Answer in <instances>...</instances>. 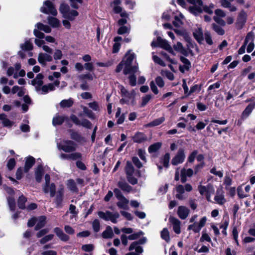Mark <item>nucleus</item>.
Returning <instances> with one entry per match:
<instances>
[{
  "label": "nucleus",
  "instance_id": "35",
  "mask_svg": "<svg viewBox=\"0 0 255 255\" xmlns=\"http://www.w3.org/2000/svg\"><path fill=\"white\" fill-rule=\"evenodd\" d=\"M74 102L72 98L63 100L60 102L59 105L62 108H70L73 105Z\"/></svg>",
  "mask_w": 255,
  "mask_h": 255
},
{
  "label": "nucleus",
  "instance_id": "19",
  "mask_svg": "<svg viewBox=\"0 0 255 255\" xmlns=\"http://www.w3.org/2000/svg\"><path fill=\"white\" fill-rule=\"evenodd\" d=\"M54 232L55 233L56 235L61 241L66 242L69 240V236L65 234L60 228L58 227L55 228L54 229Z\"/></svg>",
  "mask_w": 255,
  "mask_h": 255
},
{
  "label": "nucleus",
  "instance_id": "22",
  "mask_svg": "<svg viewBox=\"0 0 255 255\" xmlns=\"http://www.w3.org/2000/svg\"><path fill=\"white\" fill-rule=\"evenodd\" d=\"M44 174V170L42 165H40L35 170V178L36 181L39 183L41 181Z\"/></svg>",
  "mask_w": 255,
  "mask_h": 255
},
{
  "label": "nucleus",
  "instance_id": "38",
  "mask_svg": "<svg viewBox=\"0 0 255 255\" xmlns=\"http://www.w3.org/2000/svg\"><path fill=\"white\" fill-rule=\"evenodd\" d=\"M47 20L48 23L53 27H58L60 24V21L55 17L48 16Z\"/></svg>",
  "mask_w": 255,
  "mask_h": 255
},
{
  "label": "nucleus",
  "instance_id": "20",
  "mask_svg": "<svg viewBox=\"0 0 255 255\" xmlns=\"http://www.w3.org/2000/svg\"><path fill=\"white\" fill-rule=\"evenodd\" d=\"M133 141L140 143L147 140V137L142 132H137L132 137Z\"/></svg>",
  "mask_w": 255,
  "mask_h": 255
},
{
  "label": "nucleus",
  "instance_id": "24",
  "mask_svg": "<svg viewBox=\"0 0 255 255\" xmlns=\"http://www.w3.org/2000/svg\"><path fill=\"white\" fill-rule=\"evenodd\" d=\"M193 35L198 42L201 43L204 39L202 28L198 27L197 29H195L193 32Z\"/></svg>",
  "mask_w": 255,
  "mask_h": 255
},
{
  "label": "nucleus",
  "instance_id": "2",
  "mask_svg": "<svg viewBox=\"0 0 255 255\" xmlns=\"http://www.w3.org/2000/svg\"><path fill=\"white\" fill-rule=\"evenodd\" d=\"M135 57L134 53L131 52V50H129L125 55V57L122 60L124 63L125 67L123 73L125 75H127L130 73H136L138 71V65L131 66L133 60Z\"/></svg>",
  "mask_w": 255,
  "mask_h": 255
},
{
  "label": "nucleus",
  "instance_id": "49",
  "mask_svg": "<svg viewBox=\"0 0 255 255\" xmlns=\"http://www.w3.org/2000/svg\"><path fill=\"white\" fill-rule=\"evenodd\" d=\"M53 238L54 235L53 234H49L47 235H45L40 240L39 243L41 244H44L52 240L53 239Z\"/></svg>",
  "mask_w": 255,
  "mask_h": 255
},
{
  "label": "nucleus",
  "instance_id": "17",
  "mask_svg": "<svg viewBox=\"0 0 255 255\" xmlns=\"http://www.w3.org/2000/svg\"><path fill=\"white\" fill-rule=\"evenodd\" d=\"M122 96L128 99H132L135 95V92L134 90L130 92L128 91L123 86H119Z\"/></svg>",
  "mask_w": 255,
  "mask_h": 255
},
{
  "label": "nucleus",
  "instance_id": "52",
  "mask_svg": "<svg viewBox=\"0 0 255 255\" xmlns=\"http://www.w3.org/2000/svg\"><path fill=\"white\" fill-rule=\"evenodd\" d=\"M26 201V199L23 195L19 197L18 200V206L19 208L23 209L25 208V203Z\"/></svg>",
  "mask_w": 255,
  "mask_h": 255
},
{
  "label": "nucleus",
  "instance_id": "29",
  "mask_svg": "<svg viewBox=\"0 0 255 255\" xmlns=\"http://www.w3.org/2000/svg\"><path fill=\"white\" fill-rule=\"evenodd\" d=\"M46 224V217L42 216L36 219V223L35 227V230L37 231L43 227Z\"/></svg>",
  "mask_w": 255,
  "mask_h": 255
},
{
  "label": "nucleus",
  "instance_id": "15",
  "mask_svg": "<svg viewBox=\"0 0 255 255\" xmlns=\"http://www.w3.org/2000/svg\"><path fill=\"white\" fill-rule=\"evenodd\" d=\"M189 209L185 206H180L178 208L177 214L182 220L186 219L189 215Z\"/></svg>",
  "mask_w": 255,
  "mask_h": 255
},
{
  "label": "nucleus",
  "instance_id": "57",
  "mask_svg": "<svg viewBox=\"0 0 255 255\" xmlns=\"http://www.w3.org/2000/svg\"><path fill=\"white\" fill-rule=\"evenodd\" d=\"M7 202L10 210L14 211L15 208V203L14 199L12 197L7 198Z\"/></svg>",
  "mask_w": 255,
  "mask_h": 255
},
{
  "label": "nucleus",
  "instance_id": "55",
  "mask_svg": "<svg viewBox=\"0 0 255 255\" xmlns=\"http://www.w3.org/2000/svg\"><path fill=\"white\" fill-rule=\"evenodd\" d=\"M232 184V180L230 178L229 175H226L224 178V184L225 185L226 189H228L229 188Z\"/></svg>",
  "mask_w": 255,
  "mask_h": 255
},
{
  "label": "nucleus",
  "instance_id": "39",
  "mask_svg": "<svg viewBox=\"0 0 255 255\" xmlns=\"http://www.w3.org/2000/svg\"><path fill=\"white\" fill-rule=\"evenodd\" d=\"M35 27H37L39 30H42L45 33H50L51 32L50 27L47 25H44L42 23L38 22L35 25Z\"/></svg>",
  "mask_w": 255,
  "mask_h": 255
},
{
  "label": "nucleus",
  "instance_id": "5",
  "mask_svg": "<svg viewBox=\"0 0 255 255\" xmlns=\"http://www.w3.org/2000/svg\"><path fill=\"white\" fill-rule=\"evenodd\" d=\"M99 217L106 221H110L114 224L118 222L117 219L120 217V214L118 212H111L107 211L106 212L99 211L98 213Z\"/></svg>",
  "mask_w": 255,
  "mask_h": 255
},
{
  "label": "nucleus",
  "instance_id": "6",
  "mask_svg": "<svg viewBox=\"0 0 255 255\" xmlns=\"http://www.w3.org/2000/svg\"><path fill=\"white\" fill-rule=\"evenodd\" d=\"M57 146L59 150L66 152H72L76 149L75 144L70 140L57 141Z\"/></svg>",
  "mask_w": 255,
  "mask_h": 255
},
{
  "label": "nucleus",
  "instance_id": "46",
  "mask_svg": "<svg viewBox=\"0 0 255 255\" xmlns=\"http://www.w3.org/2000/svg\"><path fill=\"white\" fill-rule=\"evenodd\" d=\"M45 184L42 186L43 191L45 193H48V185L50 183V177L48 174L45 175Z\"/></svg>",
  "mask_w": 255,
  "mask_h": 255
},
{
  "label": "nucleus",
  "instance_id": "12",
  "mask_svg": "<svg viewBox=\"0 0 255 255\" xmlns=\"http://www.w3.org/2000/svg\"><path fill=\"white\" fill-rule=\"evenodd\" d=\"M43 77V75L42 74L39 73L37 75L36 78L31 81V84L35 87L37 92H39L40 91V87L43 84V82L42 81Z\"/></svg>",
  "mask_w": 255,
  "mask_h": 255
},
{
  "label": "nucleus",
  "instance_id": "51",
  "mask_svg": "<svg viewBox=\"0 0 255 255\" xmlns=\"http://www.w3.org/2000/svg\"><path fill=\"white\" fill-rule=\"evenodd\" d=\"M83 112L84 114L90 119H94L95 118L94 113L88 108L84 107H83Z\"/></svg>",
  "mask_w": 255,
  "mask_h": 255
},
{
  "label": "nucleus",
  "instance_id": "53",
  "mask_svg": "<svg viewBox=\"0 0 255 255\" xmlns=\"http://www.w3.org/2000/svg\"><path fill=\"white\" fill-rule=\"evenodd\" d=\"M161 237L166 242L170 240L169 234L168 230L164 228L161 232Z\"/></svg>",
  "mask_w": 255,
  "mask_h": 255
},
{
  "label": "nucleus",
  "instance_id": "11",
  "mask_svg": "<svg viewBox=\"0 0 255 255\" xmlns=\"http://www.w3.org/2000/svg\"><path fill=\"white\" fill-rule=\"evenodd\" d=\"M52 60V57L50 54L40 53L38 56V61L42 66L46 65V62H50Z\"/></svg>",
  "mask_w": 255,
  "mask_h": 255
},
{
  "label": "nucleus",
  "instance_id": "10",
  "mask_svg": "<svg viewBox=\"0 0 255 255\" xmlns=\"http://www.w3.org/2000/svg\"><path fill=\"white\" fill-rule=\"evenodd\" d=\"M214 200L220 205H222L226 203V200L225 198L224 192L222 189L217 190Z\"/></svg>",
  "mask_w": 255,
  "mask_h": 255
},
{
  "label": "nucleus",
  "instance_id": "23",
  "mask_svg": "<svg viewBox=\"0 0 255 255\" xmlns=\"http://www.w3.org/2000/svg\"><path fill=\"white\" fill-rule=\"evenodd\" d=\"M176 190L177 192V194L176 195V197L179 200H183L185 199L186 197L185 196L184 193L185 192L184 187L182 185H179L176 186Z\"/></svg>",
  "mask_w": 255,
  "mask_h": 255
},
{
  "label": "nucleus",
  "instance_id": "59",
  "mask_svg": "<svg viewBox=\"0 0 255 255\" xmlns=\"http://www.w3.org/2000/svg\"><path fill=\"white\" fill-rule=\"evenodd\" d=\"M152 98V96L150 95H146L142 98V102L141 103V107H144Z\"/></svg>",
  "mask_w": 255,
  "mask_h": 255
},
{
  "label": "nucleus",
  "instance_id": "60",
  "mask_svg": "<svg viewBox=\"0 0 255 255\" xmlns=\"http://www.w3.org/2000/svg\"><path fill=\"white\" fill-rule=\"evenodd\" d=\"M48 192L51 197H53L55 195V184L52 183L48 185Z\"/></svg>",
  "mask_w": 255,
  "mask_h": 255
},
{
  "label": "nucleus",
  "instance_id": "28",
  "mask_svg": "<svg viewBox=\"0 0 255 255\" xmlns=\"http://www.w3.org/2000/svg\"><path fill=\"white\" fill-rule=\"evenodd\" d=\"M122 3L121 0H114L111 3V6L113 7L114 12L116 13H119L122 10V7L120 6Z\"/></svg>",
  "mask_w": 255,
  "mask_h": 255
},
{
  "label": "nucleus",
  "instance_id": "13",
  "mask_svg": "<svg viewBox=\"0 0 255 255\" xmlns=\"http://www.w3.org/2000/svg\"><path fill=\"white\" fill-rule=\"evenodd\" d=\"M193 174V170L191 168L186 169L184 168L181 170V181L185 183L187 180V177H190Z\"/></svg>",
  "mask_w": 255,
  "mask_h": 255
},
{
  "label": "nucleus",
  "instance_id": "27",
  "mask_svg": "<svg viewBox=\"0 0 255 255\" xmlns=\"http://www.w3.org/2000/svg\"><path fill=\"white\" fill-rule=\"evenodd\" d=\"M35 163V159L34 157L32 156L28 157L25 163V166L24 168V171L25 172H27L32 167L33 164Z\"/></svg>",
  "mask_w": 255,
  "mask_h": 255
},
{
  "label": "nucleus",
  "instance_id": "44",
  "mask_svg": "<svg viewBox=\"0 0 255 255\" xmlns=\"http://www.w3.org/2000/svg\"><path fill=\"white\" fill-rule=\"evenodd\" d=\"M22 50H31L33 49V45L29 40H26L20 45Z\"/></svg>",
  "mask_w": 255,
  "mask_h": 255
},
{
  "label": "nucleus",
  "instance_id": "43",
  "mask_svg": "<svg viewBox=\"0 0 255 255\" xmlns=\"http://www.w3.org/2000/svg\"><path fill=\"white\" fill-rule=\"evenodd\" d=\"M125 171L127 175L133 174L134 172V169L130 162H127V165L125 167Z\"/></svg>",
  "mask_w": 255,
  "mask_h": 255
},
{
  "label": "nucleus",
  "instance_id": "40",
  "mask_svg": "<svg viewBox=\"0 0 255 255\" xmlns=\"http://www.w3.org/2000/svg\"><path fill=\"white\" fill-rule=\"evenodd\" d=\"M95 77V76L94 74L90 73H87L86 74H81L78 76V79L79 80L81 81H84L85 80H93L94 78Z\"/></svg>",
  "mask_w": 255,
  "mask_h": 255
},
{
  "label": "nucleus",
  "instance_id": "3",
  "mask_svg": "<svg viewBox=\"0 0 255 255\" xmlns=\"http://www.w3.org/2000/svg\"><path fill=\"white\" fill-rule=\"evenodd\" d=\"M198 218L197 215H194L189 220V222L193 223L188 226L187 230H192L194 233H199L201 229L205 225L207 219L206 217H202L199 222H197L196 220Z\"/></svg>",
  "mask_w": 255,
  "mask_h": 255
},
{
  "label": "nucleus",
  "instance_id": "34",
  "mask_svg": "<svg viewBox=\"0 0 255 255\" xmlns=\"http://www.w3.org/2000/svg\"><path fill=\"white\" fill-rule=\"evenodd\" d=\"M255 105L254 104H249L243 111L242 117L243 119L247 118L252 113L253 109L255 108Z\"/></svg>",
  "mask_w": 255,
  "mask_h": 255
},
{
  "label": "nucleus",
  "instance_id": "47",
  "mask_svg": "<svg viewBox=\"0 0 255 255\" xmlns=\"http://www.w3.org/2000/svg\"><path fill=\"white\" fill-rule=\"evenodd\" d=\"M170 154L169 153H166L164 156L161 159V162L163 164V166L168 168L169 166V162L170 160Z\"/></svg>",
  "mask_w": 255,
  "mask_h": 255
},
{
  "label": "nucleus",
  "instance_id": "8",
  "mask_svg": "<svg viewBox=\"0 0 255 255\" xmlns=\"http://www.w3.org/2000/svg\"><path fill=\"white\" fill-rule=\"evenodd\" d=\"M185 158L184 150L180 148L176 155L172 158L171 163L173 165H177L183 162Z\"/></svg>",
  "mask_w": 255,
  "mask_h": 255
},
{
  "label": "nucleus",
  "instance_id": "37",
  "mask_svg": "<svg viewBox=\"0 0 255 255\" xmlns=\"http://www.w3.org/2000/svg\"><path fill=\"white\" fill-rule=\"evenodd\" d=\"M161 145L162 143L159 142L151 144L149 146L148 149L149 153H152L156 152L160 148Z\"/></svg>",
  "mask_w": 255,
  "mask_h": 255
},
{
  "label": "nucleus",
  "instance_id": "58",
  "mask_svg": "<svg viewBox=\"0 0 255 255\" xmlns=\"http://www.w3.org/2000/svg\"><path fill=\"white\" fill-rule=\"evenodd\" d=\"M212 27L213 29L217 32L218 34L222 35L225 33L224 30L220 26L213 23L212 24Z\"/></svg>",
  "mask_w": 255,
  "mask_h": 255
},
{
  "label": "nucleus",
  "instance_id": "62",
  "mask_svg": "<svg viewBox=\"0 0 255 255\" xmlns=\"http://www.w3.org/2000/svg\"><path fill=\"white\" fill-rule=\"evenodd\" d=\"M88 106L91 109L96 112H99L100 110V107L98 105V103L96 102L89 103L88 104Z\"/></svg>",
  "mask_w": 255,
  "mask_h": 255
},
{
  "label": "nucleus",
  "instance_id": "1",
  "mask_svg": "<svg viewBox=\"0 0 255 255\" xmlns=\"http://www.w3.org/2000/svg\"><path fill=\"white\" fill-rule=\"evenodd\" d=\"M187 1L192 4V5L188 7L189 11L195 16L200 14L203 11L210 14L213 13L214 4L212 3L208 6L204 5L201 0H187Z\"/></svg>",
  "mask_w": 255,
  "mask_h": 255
},
{
  "label": "nucleus",
  "instance_id": "7",
  "mask_svg": "<svg viewBox=\"0 0 255 255\" xmlns=\"http://www.w3.org/2000/svg\"><path fill=\"white\" fill-rule=\"evenodd\" d=\"M40 10L42 13L51 14L53 16H56L57 14V11L55 6L53 3L49 0H46L44 2Z\"/></svg>",
  "mask_w": 255,
  "mask_h": 255
},
{
  "label": "nucleus",
  "instance_id": "16",
  "mask_svg": "<svg viewBox=\"0 0 255 255\" xmlns=\"http://www.w3.org/2000/svg\"><path fill=\"white\" fill-rule=\"evenodd\" d=\"M169 220L173 226V229L174 232L177 234H180L181 232V222L178 219L173 217H170Z\"/></svg>",
  "mask_w": 255,
  "mask_h": 255
},
{
  "label": "nucleus",
  "instance_id": "31",
  "mask_svg": "<svg viewBox=\"0 0 255 255\" xmlns=\"http://www.w3.org/2000/svg\"><path fill=\"white\" fill-rule=\"evenodd\" d=\"M65 117L64 116L56 115L52 120L53 126H60L64 121Z\"/></svg>",
  "mask_w": 255,
  "mask_h": 255
},
{
  "label": "nucleus",
  "instance_id": "4",
  "mask_svg": "<svg viewBox=\"0 0 255 255\" xmlns=\"http://www.w3.org/2000/svg\"><path fill=\"white\" fill-rule=\"evenodd\" d=\"M59 10L64 18L70 20H73L78 15V12L76 10L70 9L69 6L65 3L60 5Z\"/></svg>",
  "mask_w": 255,
  "mask_h": 255
},
{
  "label": "nucleus",
  "instance_id": "33",
  "mask_svg": "<svg viewBox=\"0 0 255 255\" xmlns=\"http://www.w3.org/2000/svg\"><path fill=\"white\" fill-rule=\"evenodd\" d=\"M114 236V233L111 227L108 226L102 233V237L104 239H111Z\"/></svg>",
  "mask_w": 255,
  "mask_h": 255
},
{
  "label": "nucleus",
  "instance_id": "18",
  "mask_svg": "<svg viewBox=\"0 0 255 255\" xmlns=\"http://www.w3.org/2000/svg\"><path fill=\"white\" fill-rule=\"evenodd\" d=\"M157 41L158 45L161 47L167 50L169 53L173 55H175V53L171 47V46L168 43L167 41L165 40L162 39L160 38H157Z\"/></svg>",
  "mask_w": 255,
  "mask_h": 255
},
{
  "label": "nucleus",
  "instance_id": "42",
  "mask_svg": "<svg viewBox=\"0 0 255 255\" xmlns=\"http://www.w3.org/2000/svg\"><path fill=\"white\" fill-rule=\"evenodd\" d=\"M0 120L5 127L12 126V122L6 118V116L4 114L0 115Z\"/></svg>",
  "mask_w": 255,
  "mask_h": 255
},
{
  "label": "nucleus",
  "instance_id": "36",
  "mask_svg": "<svg viewBox=\"0 0 255 255\" xmlns=\"http://www.w3.org/2000/svg\"><path fill=\"white\" fill-rule=\"evenodd\" d=\"M207 190L206 199L208 201L211 202V197L215 192V189L212 185L209 184L207 185Z\"/></svg>",
  "mask_w": 255,
  "mask_h": 255
},
{
  "label": "nucleus",
  "instance_id": "32",
  "mask_svg": "<svg viewBox=\"0 0 255 255\" xmlns=\"http://www.w3.org/2000/svg\"><path fill=\"white\" fill-rule=\"evenodd\" d=\"M55 89L54 84L49 83L48 85H45L40 87V91L39 92L41 94H45L48 91H53Z\"/></svg>",
  "mask_w": 255,
  "mask_h": 255
},
{
  "label": "nucleus",
  "instance_id": "56",
  "mask_svg": "<svg viewBox=\"0 0 255 255\" xmlns=\"http://www.w3.org/2000/svg\"><path fill=\"white\" fill-rule=\"evenodd\" d=\"M250 36L246 37L243 45L240 47V48L238 50L239 54H243L245 52V49L247 45V41L250 39Z\"/></svg>",
  "mask_w": 255,
  "mask_h": 255
},
{
  "label": "nucleus",
  "instance_id": "50",
  "mask_svg": "<svg viewBox=\"0 0 255 255\" xmlns=\"http://www.w3.org/2000/svg\"><path fill=\"white\" fill-rule=\"evenodd\" d=\"M100 222L99 220L95 219L92 222V228L96 233L98 232L100 230Z\"/></svg>",
  "mask_w": 255,
  "mask_h": 255
},
{
  "label": "nucleus",
  "instance_id": "48",
  "mask_svg": "<svg viewBox=\"0 0 255 255\" xmlns=\"http://www.w3.org/2000/svg\"><path fill=\"white\" fill-rule=\"evenodd\" d=\"M174 49L182 53V54H185V53H186V50L184 48L182 44H181V43L179 42H178L176 44L174 45Z\"/></svg>",
  "mask_w": 255,
  "mask_h": 255
},
{
  "label": "nucleus",
  "instance_id": "14",
  "mask_svg": "<svg viewBox=\"0 0 255 255\" xmlns=\"http://www.w3.org/2000/svg\"><path fill=\"white\" fill-rule=\"evenodd\" d=\"M246 19H247V14L246 13L242 10L241 11L240 13L239 14V15L237 18V26L239 28H242L245 23L246 22Z\"/></svg>",
  "mask_w": 255,
  "mask_h": 255
},
{
  "label": "nucleus",
  "instance_id": "41",
  "mask_svg": "<svg viewBox=\"0 0 255 255\" xmlns=\"http://www.w3.org/2000/svg\"><path fill=\"white\" fill-rule=\"evenodd\" d=\"M146 242V239L145 237L139 239L138 241L133 242L131 243L129 247V251H132L134 250L135 246L139 245H143Z\"/></svg>",
  "mask_w": 255,
  "mask_h": 255
},
{
  "label": "nucleus",
  "instance_id": "61",
  "mask_svg": "<svg viewBox=\"0 0 255 255\" xmlns=\"http://www.w3.org/2000/svg\"><path fill=\"white\" fill-rule=\"evenodd\" d=\"M81 249L83 251L89 252L92 251L94 249V246L93 244H86L82 246Z\"/></svg>",
  "mask_w": 255,
  "mask_h": 255
},
{
  "label": "nucleus",
  "instance_id": "54",
  "mask_svg": "<svg viewBox=\"0 0 255 255\" xmlns=\"http://www.w3.org/2000/svg\"><path fill=\"white\" fill-rule=\"evenodd\" d=\"M69 1L71 6L75 9H78L79 5L83 2L82 0H69Z\"/></svg>",
  "mask_w": 255,
  "mask_h": 255
},
{
  "label": "nucleus",
  "instance_id": "26",
  "mask_svg": "<svg viewBox=\"0 0 255 255\" xmlns=\"http://www.w3.org/2000/svg\"><path fill=\"white\" fill-rule=\"evenodd\" d=\"M250 36V39L247 41V44L249 42V45L247 46V51L248 53L251 52L255 47V44L254 42V35L252 32H249L246 36Z\"/></svg>",
  "mask_w": 255,
  "mask_h": 255
},
{
  "label": "nucleus",
  "instance_id": "21",
  "mask_svg": "<svg viewBox=\"0 0 255 255\" xmlns=\"http://www.w3.org/2000/svg\"><path fill=\"white\" fill-rule=\"evenodd\" d=\"M220 3L222 7L228 8L230 12L236 11L237 10V8L231 3V1L220 0Z\"/></svg>",
  "mask_w": 255,
  "mask_h": 255
},
{
  "label": "nucleus",
  "instance_id": "25",
  "mask_svg": "<svg viewBox=\"0 0 255 255\" xmlns=\"http://www.w3.org/2000/svg\"><path fill=\"white\" fill-rule=\"evenodd\" d=\"M118 200L119 201L117 202V205L119 208L124 210H128V204L129 201L125 197Z\"/></svg>",
  "mask_w": 255,
  "mask_h": 255
},
{
  "label": "nucleus",
  "instance_id": "9",
  "mask_svg": "<svg viewBox=\"0 0 255 255\" xmlns=\"http://www.w3.org/2000/svg\"><path fill=\"white\" fill-rule=\"evenodd\" d=\"M64 186L60 185L57 190L56 196L54 199V202L56 204V207H61L63 200Z\"/></svg>",
  "mask_w": 255,
  "mask_h": 255
},
{
  "label": "nucleus",
  "instance_id": "63",
  "mask_svg": "<svg viewBox=\"0 0 255 255\" xmlns=\"http://www.w3.org/2000/svg\"><path fill=\"white\" fill-rule=\"evenodd\" d=\"M164 121V118L163 117H161V118L156 119V120H154L153 121H152V122H151L149 124V125L150 126H153V127L157 126H158L160 124H161L162 122H163Z\"/></svg>",
  "mask_w": 255,
  "mask_h": 255
},
{
  "label": "nucleus",
  "instance_id": "45",
  "mask_svg": "<svg viewBox=\"0 0 255 255\" xmlns=\"http://www.w3.org/2000/svg\"><path fill=\"white\" fill-rule=\"evenodd\" d=\"M67 188L69 190L73 192L77 191V188L75 181L72 179H69L67 183Z\"/></svg>",
  "mask_w": 255,
  "mask_h": 255
},
{
  "label": "nucleus",
  "instance_id": "64",
  "mask_svg": "<svg viewBox=\"0 0 255 255\" xmlns=\"http://www.w3.org/2000/svg\"><path fill=\"white\" fill-rule=\"evenodd\" d=\"M145 151L144 150L142 149H139L138 150L137 154L140 157V158L145 162H146V158L145 156Z\"/></svg>",
  "mask_w": 255,
  "mask_h": 255
},
{
  "label": "nucleus",
  "instance_id": "30",
  "mask_svg": "<svg viewBox=\"0 0 255 255\" xmlns=\"http://www.w3.org/2000/svg\"><path fill=\"white\" fill-rule=\"evenodd\" d=\"M118 185L124 192H129L132 190V187L125 181H119Z\"/></svg>",
  "mask_w": 255,
  "mask_h": 255
}]
</instances>
